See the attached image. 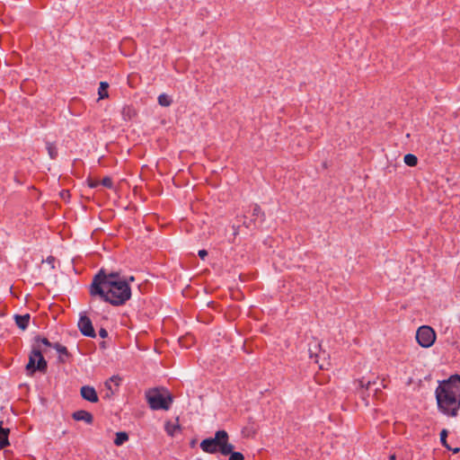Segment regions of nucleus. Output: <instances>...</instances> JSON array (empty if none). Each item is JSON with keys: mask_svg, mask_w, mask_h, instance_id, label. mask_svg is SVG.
<instances>
[{"mask_svg": "<svg viewBox=\"0 0 460 460\" xmlns=\"http://www.w3.org/2000/svg\"><path fill=\"white\" fill-rule=\"evenodd\" d=\"M228 438L229 437L226 430L217 431L215 438H211L215 447L224 456L229 455L234 449V446L228 443Z\"/></svg>", "mask_w": 460, "mask_h": 460, "instance_id": "obj_6", "label": "nucleus"}, {"mask_svg": "<svg viewBox=\"0 0 460 460\" xmlns=\"http://www.w3.org/2000/svg\"><path fill=\"white\" fill-rule=\"evenodd\" d=\"M447 429H442L441 432H440V442L441 444L447 449H450V447L448 446L447 442Z\"/></svg>", "mask_w": 460, "mask_h": 460, "instance_id": "obj_20", "label": "nucleus"}, {"mask_svg": "<svg viewBox=\"0 0 460 460\" xmlns=\"http://www.w3.org/2000/svg\"><path fill=\"white\" fill-rule=\"evenodd\" d=\"M229 455V460H244V457L242 453L232 451Z\"/></svg>", "mask_w": 460, "mask_h": 460, "instance_id": "obj_24", "label": "nucleus"}, {"mask_svg": "<svg viewBox=\"0 0 460 460\" xmlns=\"http://www.w3.org/2000/svg\"><path fill=\"white\" fill-rule=\"evenodd\" d=\"M449 450H452L454 454H456L460 451V448L459 447H456V448H451Z\"/></svg>", "mask_w": 460, "mask_h": 460, "instance_id": "obj_30", "label": "nucleus"}, {"mask_svg": "<svg viewBox=\"0 0 460 460\" xmlns=\"http://www.w3.org/2000/svg\"><path fill=\"white\" fill-rule=\"evenodd\" d=\"M99 335L102 338H106L108 336V332L104 328H101L99 331Z\"/></svg>", "mask_w": 460, "mask_h": 460, "instance_id": "obj_27", "label": "nucleus"}, {"mask_svg": "<svg viewBox=\"0 0 460 460\" xmlns=\"http://www.w3.org/2000/svg\"><path fill=\"white\" fill-rule=\"evenodd\" d=\"M53 343H51L47 338L37 336L34 339V344L32 348H40L42 353H47L49 348H53Z\"/></svg>", "mask_w": 460, "mask_h": 460, "instance_id": "obj_9", "label": "nucleus"}, {"mask_svg": "<svg viewBox=\"0 0 460 460\" xmlns=\"http://www.w3.org/2000/svg\"><path fill=\"white\" fill-rule=\"evenodd\" d=\"M2 425L3 421H0V449H3L9 446L8 436L10 433V429H4Z\"/></svg>", "mask_w": 460, "mask_h": 460, "instance_id": "obj_12", "label": "nucleus"}, {"mask_svg": "<svg viewBox=\"0 0 460 460\" xmlns=\"http://www.w3.org/2000/svg\"><path fill=\"white\" fill-rule=\"evenodd\" d=\"M46 149L48 151V154L51 159H56L58 156V148L57 146L54 143L47 142L46 143Z\"/></svg>", "mask_w": 460, "mask_h": 460, "instance_id": "obj_18", "label": "nucleus"}, {"mask_svg": "<svg viewBox=\"0 0 460 460\" xmlns=\"http://www.w3.org/2000/svg\"><path fill=\"white\" fill-rule=\"evenodd\" d=\"M120 378L118 376H112L110 378L109 381L105 383V385L108 387V389L111 390V384L113 383L116 386H119Z\"/></svg>", "mask_w": 460, "mask_h": 460, "instance_id": "obj_22", "label": "nucleus"}, {"mask_svg": "<svg viewBox=\"0 0 460 460\" xmlns=\"http://www.w3.org/2000/svg\"><path fill=\"white\" fill-rule=\"evenodd\" d=\"M72 417L75 420H77V421L82 420L87 424H92L93 421V417L92 413H90L89 411H84V410H80V411H75L73 413Z\"/></svg>", "mask_w": 460, "mask_h": 460, "instance_id": "obj_10", "label": "nucleus"}, {"mask_svg": "<svg viewBox=\"0 0 460 460\" xmlns=\"http://www.w3.org/2000/svg\"><path fill=\"white\" fill-rule=\"evenodd\" d=\"M48 368L47 361L43 357L40 348H32L29 356V361L26 365V370L29 375H33L36 371L46 373Z\"/></svg>", "mask_w": 460, "mask_h": 460, "instance_id": "obj_4", "label": "nucleus"}, {"mask_svg": "<svg viewBox=\"0 0 460 460\" xmlns=\"http://www.w3.org/2000/svg\"><path fill=\"white\" fill-rule=\"evenodd\" d=\"M157 101L158 103L163 107H169L172 102V98L166 93H161L158 96Z\"/></svg>", "mask_w": 460, "mask_h": 460, "instance_id": "obj_17", "label": "nucleus"}, {"mask_svg": "<svg viewBox=\"0 0 460 460\" xmlns=\"http://www.w3.org/2000/svg\"><path fill=\"white\" fill-rule=\"evenodd\" d=\"M404 160V163L408 165V166H415L417 165L418 164V158L416 157V155H411V154H408L404 156L403 158Z\"/></svg>", "mask_w": 460, "mask_h": 460, "instance_id": "obj_19", "label": "nucleus"}, {"mask_svg": "<svg viewBox=\"0 0 460 460\" xmlns=\"http://www.w3.org/2000/svg\"><path fill=\"white\" fill-rule=\"evenodd\" d=\"M198 254L202 260H204L208 255V252L206 250H199Z\"/></svg>", "mask_w": 460, "mask_h": 460, "instance_id": "obj_28", "label": "nucleus"}, {"mask_svg": "<svg viewBox=\"0 0 460 460\" xmlns=\"http://www.w3.org/2000/svg\"><path fill=\"white\" fill-rule=\"evenodd\" d=\"M145 395L149 407L155 411H167L172 402V396L164 387L150 388L146 391Z\"/></svg>", "mask_w": 460, "mask_h": 460, "instance_id": "obj_3", "label": "nucleus"}, {"mask_svg": "<svg viewBox=\"0 0 460 460\" xmlns=\"http://www.w3.org/2000/svg\"><path fill=\"white\" fill-rule=\"evenodd\" d=\"M53 348L59 354V358H58L59 362L65 363L66 361V359H68L71 357V354L67 350L66 347H65L59 343H54Z\"/></svg>", "mask_w": 460, "mask_h": 460, "instance_id": "obj_11", "label": "nucleus"}, {"mask_svg": "<svg viewBox=\"0 0 460 460\" xmlns=\"http://www.w3.org/2000/svg\"><path fill=\"white\" fill-rule=\"evenodd\" d=\"M124 118L131 119L136 114L135 111L131 107H124L122 111Z\"/></svg>", "mask_w": 460, "mask_h": 460, "instance_id": "obj_21", "label": "nucleus"}, {"mask_svg": "<svg viewBox=\"0 0 460 460\" xmlns=\"http://www.w3.org/2000/svg\"><path fill=\"white\" fill-rule=\"evenodd\" d=\"M98 184H99V182H98V181H94V182H91V183L89 184V186H90L91 188H95V187H97V186H98Z\"/></svg>", "mask_w": 460, "mask_h": 460, "instance_id": "obj_29", "label": "nucleus"}, {"mask_svg": "<svg viewBox=\"0 0 460 460\" xmlns=\"http://www.w3.org/2000/svg\"><path fill=\"white\" fill-rule=\"evenodd\" d=\"M81 396L90 402H97L99 401V397L95 389L90 385H84L80 390Z\"/></svg>", "mask_w": 460, "mask_h": 460, "instance_id": "obj_8", "label": "nucleus"}, {"mask_svg": "<svg viewBox=\"0 0 460 460\" xmlns=\"http://www.w3.org/2000/svg\"><path fill=\"white\" fill-rule=\"evenodd\" d=\"M129 281H134V277H130Z\"/></svg>", "mask_w": 460, "mask_h": 460, "instance_id": "obj_32", "label": "nucleus"}, {"mask_svg": "<svg viewBox=\"0 0 460 460\" xmlns=\"http://www.w3.org/2000/svg\"><path fill=\"white\" fill-rule=\"evenodd\" d=\"M438 410L445 415L456 417L460 408V376H452L436 389Z\"/></svg>", "mask_w": 460, "mask_h": 460, "instance_id": "obj_2", "label": "nucleus"}, {"mask_svg": "<svg viewBox=\"0 0 460 460\" xmlns=\"http://www.w3.org/2000/svg\"><path fill=\"white\" fill-rule=\"evenodd\" d=\"M416 340L421 347L429 348L436 341V332L428 325L420 326L417 330Z\"/></svg>", "mask_w": 460, "mask_h": 460, "instance_id": "obj_5", "label": "nucleus"}, {"mask_svg": "<svg viewBox=\"0 0 460 460\" xmlns=\"http://www.w3.org/2000/svg\"><path fill=\"white\" fill-rule=\"evenodd\" d=\"M101 184L109 189H111L113 187L112 180L110 177H104L102 180Z\"/></svg>", "mask_w": 460, "mask_h": 460, "instance_id": "obj_23", "label": "nucleus"}, {"mask_svg": "<svg viewBox=\"0 0 460 460\" xmlns=\"http://www.w3.org/2000/svg\"><path fill=\"white\" fill-rule=\"evenodd\" d=\"M372 384H375V382H371V381L365 382L364 378H362L361 380H359V385H360L362 388H366L367 390L370 388V386L372 385Z\"/></svg>", "mask_w": 460, "mask_h": 460, "instance_id": "obj_25", "label": "nucleus"}, {"mask_svg": "<svg viewBox=\"0 0 460 460\" xmlns=\"http://www.w3.org/2000/svg\"><path fill=\"white\" fill-rule=\"evenodd\" d=\"M109 84L107 82H101L98 89L99 100L106 99L109 97L108 93Z\"/></svg>", "mask_w": 460, "mask_h": 460, "instance_id": "obj_15", "label": "nucleus"}, {"mask_svg": "<svg viewBox=\"0 0 460 460\" xmlns=\"http://www.w3.org/2000/svg\"><path fill=\"white\" fill-rule=\"evenodd\" d=\"M89 293L92 296H99L114 306L126 304L131 297V288L128 281L118 272L107 274L104 270H101L93 277Z\"/></svg>", "mask_w": 460, "mask_h": 460, "instance_id": "obj_1", "label": "nucleus"}, {"mask_svg": "<svg viewBox=\"0 0 460 460\" xmlns=\"http://www.w3.org/2000/svg\"><path fill=\"white\" fill-rule=\"evenodd\" d=\"M15 323L16 325L21 328L22 330H25L30 323V314H26L23 315L16 314L15 317Z\"/></svg>", "mask_w": 460, "mask_h": 460, "instance_id": "obj_13", "label": "nucleus"}, {"mask_svg": "<svg viewBox=\"0 0 460 460\" xmlns=\"http://www.w3.org/2000/svg\"><path fill=\"white\" fill-rule=\"evenodd\" d=\"M200 448L206 452V453H209V454H213V453H216L217 451V448L215 447L214 446V443L210 438H206L204 440L201 441L200 443Z\"/></svg>", "mask_w": 460, "mask_h": 460, "instance_id": "obj_14", "label": "nucleus"}, {"mask_svg": "<svg viewBox=\"0 0 460 460\" xmlns=\"http://www.w3.org/2000/svg\"><path fill=\"white\" fill-rule=\"evenodd\" d=\"M389 459H390V460H395V459H396V456H395L394 454V455H391V456H389Z\"/></svg>", "mask_w": 460, "mask_h": 460, "instance_id": "obj_31", "label": "nucleus"}, {"mask_svg": "<svg viewBox=\"0 0 460 460\" xmlns=\"http://www.w3.org/2000/svg\"><path fill=\"white\" fill-rule=\"evenodd\" d=\"M128 440V433H126L124 431L117 432L116 438L114 439V444L119 447V446L123 445Z\"/></svg>", "mask_w": 460, "mask_h": 460, "instance_id": "obj_16", "label": "nucleus"}, {"mask_svg": "<svg viewBox=\"0 0 460 460\" xmlns=\"http://www.w3.org/2000/svg\"><path fill=\"white\" fill-rule=\"evenodd\" d=\"M78 328L84 336L91 338H94L96 336L91 319L85 315H82L80 317L78 321Z\"/></svg>", "mask_w": 460, "mask_h": 460, "instance_id": "obj_7", "label": "nucleus"}, {"mask_svg": "<svg viewBox=\"0 0 460 460\" xmlns=\"http://www.w3.org/2000/svg\"><path fill=\"white\" fill-rule=\"evenodd\" d=\"M252 214H253V216H259V215H261L262 217L264 216L263 212L261 211V208L258 205H255L253 207Z\"/></svg>", "mask_w": 460, "mask_h": 460, "instance_id": "obj_26", "label": "nucleus"}]
</instances>
